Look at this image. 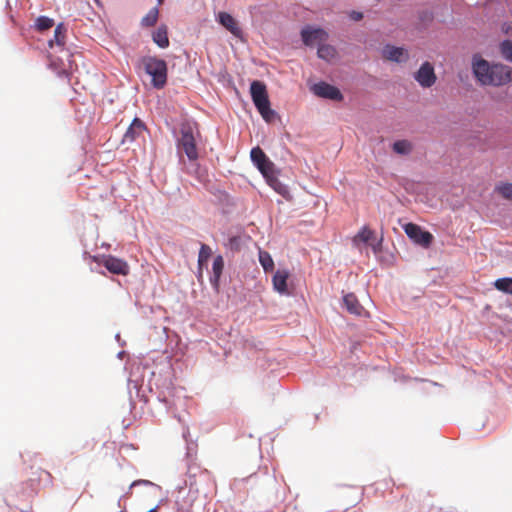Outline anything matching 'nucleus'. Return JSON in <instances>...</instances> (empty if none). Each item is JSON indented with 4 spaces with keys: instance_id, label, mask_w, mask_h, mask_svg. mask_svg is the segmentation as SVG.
<instances>
[{
    "instance_id": "nucleus-1",
    "label": "nucleus",
    "mask_w": 512,
    "mask_h": 512,
    "mask_svg": "<svg viewBox=\"0 0 512 512\" xmlns=\"http://www.w3.org/2000/svg\"><path fill=\"white\" fill-rule=\"evenodd\" d=\"M471 71L481 86L499 87L512 82V67L489 62L479 54L472 56Z\"/></svg>"
},
{
    "instance_id": "nucleus-2",
    "label": "nucleus",
    "mask_w": 512,
    "mask_h": 512,
    "mask_svg": "<svg viewBox=\"0 0 512 512\" xmlns=\"http://www.w3.org/2000/svg\"><path fill=\"white\" fill-rule=\"evenodd\" d=\"M198 467H187L185 478L176 486L175 504L180 511H189L198 498L199 490L196 485Z\"/></svg>"
},
{
    "instance_id": "nucleus-3",
    "label": "nucleus",
    "mask_w": 512,
    "mask_h": 512,
    "mask_svg": "<svg viewBox=\"0 0 512 512\" xmlns=\"http://www.w3.org/2000/svg\"><path fill=\"white\" fill-rule=\"evenodd\" d=\"M250 95L252 102L266 122H272L276 117V112L271 108L267 87L264 82L254 80L250 84Z\"/></svg>"
},
{
    "instance_id": "nucleus-4",
    "label": "nucleus",
    "mask_w": 512,
    "mask_h": 512,
    "mask_svg": "<svg viewBox=\"0 0 512 512\" xmlns=\"http://www.w3.org/2000/svg\"><path fill=\"white\" fill-rule=\"evenodd\" d=\"M141 65L145 73L151 77V85L155 89L165 87L168 79V66L164 59L156 56H143Z\"/></svg>"
},
{
    "instance_id": "nucleus-5",
    "label": "nucleus",
    "mask_w": 512,
    "mask_h": 512,
    "mask_svg": "<svg viewBox=\"0 0 512 512\" xmlns=\"http://www.w3.org/2000/svg\"><path fill=\"white\" fill-rule=\"evenodd\" d=\"M180 134L177 140L178 149H182L190 161L197 160L199 154L192 127L190 125H183L180 129Z\"/></svg>"
},
{
    "instance_id": "nucleus-6",
    "label": "nucleus",
    "mask_w": 512,
    "mask_h": 512,
    "mask_svg": "<svg viewBox=\"0 0 512 512\" xmlns=\"http://www.w3.org/2000/svg\"><path fill=\"white\" fill-rule=\"evenodd\" d=\"M403 230L411 241L423 248H428L433 242V235L415 223L404 224Z\"/></svg>"
},
{
    "instance_id": "nucleus-7",
    "label": "nucleus",
    "mask_w": 512,
    "mask_h": 512,
    "mask_svg": "<svg viewBox=\"0 0 512 512\" xmlns=\"http://www.w3.org/2000/svg\"><path fill=\"white\" fill-rule=\"evenodd\" d=\"M250 158L252 163L256 166L263 177L267 176L271 172H275V164L269 159V157L259 146L251 149Z\"/></svg>"
},
{
    "instance_id": "nucleus-8",
    "label": "nucleus",
    "mask_w": 512,
    "mask_h": 512,
    "mask_svg": "<svg viewBox=\"0 0 512 512\" xmlns=\"http://www.w3.org/2000/svg\"><path fill=\"white\" fill-rule=\"evenodd\" d=\"M311 92L317 97L333 100L342 101L343 94L340 89L332 84L325 81H319L310 87Z\"/></svg>"
},
{
    "instance_id": "nucleus-9",
    "label": "nucleus",
    "mask_w": 512,
    "mask_h": 512,
    "mask_svg": "<svg viewBox=\"0 0 512 512\" xmlns=\"http://www.w3.org/2000/svg\"><path fill=\"white\" fill-rule=\"evenodd\" d=\"M300 36L303 44L308 47H312L315 43L325 42L329 37L323 28L311 25L304 26L300 31Z\"/></svg>"
},
{
    "instance_id": "nucleus-10",
    "label": "nucleus",
    "mask_w": 512,
    "mask_h": 512,
    "mask_svg": "<svg viewBox=\"0 0 512 512\" xmlns=\"http://www.w3.org/2000/svg\"><path fill=\"white\" fill-rule=\"evenodd\" d=\"M414 79L423 88H430L433 86L437 79L433 65L428 61L423 62L415 72Z\"/></svg>"
},
{
    "instance_id": "nucleus-11",
    "label": "nucleus",
    "mask_w": 512,
    "mask_h": 512,
    "mask_svg": "<svg viewBox=\"0 0 512 512\" xmlns=\"http://www.w3.org/2000/svg\"><path fill=\"white\" fill-rule=\"evenodd\" d=\"M382 56L385 59L398 64L406 63L410 57L407 49L389 43L384 45Z\"/></svg>"
},
{
    "instance_id": "nucleus-12",
    "label": "nucleus",
    "mask_w": 512,
    "mask_h": 512,
    "mask_svg": "<svg viewBox=\"0 0 512 512\" xmlns=\"http://www.w3.org/2000/svg\"><path fill=\"white\" fill-rule=\"evenodd\" d=\"M216 21L236 38L241 39L243 37L242 29L230 13L224 11L219 12L216 15Z\"/></svg>"
},
{
    "instance_id": "nucleus-13",
    "label": "nucleus",
    "mask_w": 512,
    "mask_h": 512,
    "mask_svg": "<svg viewBox=\"0 0 512 512\" xmlns=\"http://www.w3.org/2000/svg\"><path fill=\"white\" fill-rule=\"evenodd\" d=\"M102 265L112 274L125 276L129 273L127 262L112 255L104 256Z\"/></svg>"
},
{
    "instance_id": "nucleus-14",
    "label": "nucleus",
    "mask_w": 512,
    "mask_h": 512,
    "mask_svg": "<svg viewBox=\"0 0 512 512\" xmlns=\"http://www.w3.org/2000/svg\"><path fill=\"white\" fill-rule=\"evenodd\" d=\"M147 129L145 123L138 117H135L127 128L122 143H132Z\"/></svg>"
},
{
    "instance_id": "nucleus-15",
    "label": "nucleus",
    "mask_w": 512,
    "mask_h": 512,
    "mask_svg": "<svg viewBox=\"0 0 512 512\" xmlns=\"http://www.w3.org/2000/svg\"><path fill=\"white\" fill-rule=\"evenodd\" d=\"M342 308L354 316H363L366 311L353 293H347L342 298Z\"/></svg>"
},
{
    "instance_id": "nucleus-16",
    "label": "nucleus",
    "mask_w": 512,
    "mask_h": 512,
    "mask_svg": "<svg viewBox=\"0 0 512 512\" xmlns=\"http://www.w3.org/2000/svg\"><path fill=\"white\" fill-rule=\"evenodd\" d=\"M278 171L271 172L267 176H265V180L267 184L279 195L284 197L285 199H289L291 197L289 187L282 183L277 177Z\"/></svg>"
},
{
    "instance_id": "nucleus-17",
    "label": "nucleus",
    "mask_w": 512,
    "mask_h": 512,
    "mask_svg": "<svg viewBox=\"0 0 512 512\" xmlns=\"http://www.w3.org/2000/svg\"><path fill=\"white\" fill-rule=\"evenodd\" d=\"M289 273L286 270H277L273 275V287L280 294H288L287 280Z\"/></svg>"
},
{
    "instance_id": "nucleus-18",
    "label": "nucleus",
    "mask_w": 512,
    "mask_h": 512,
    "mask_svg": "<svg viewBox=\"0 0 512 512\" xmlns=\"http://www.w3.org/2000/svg\"><path fill=\"white\" fill-rule=\"evenodd\" d=\"M153 42L161 49L169 47L168 28L166 25H160L152 34Z\"/></svg>"
},
{
    "instance_id": "nucleus-19",
    "label": "nucleus",
    "mask_w": 512,
    "mask_h": 512,
    "mask_svg": "<svg viewBox=\"0 0 512 512\" xmlns=\"http://www.w3.org/2000/svg\"><path fill=\"white\" fill-rule=\"evenodd\" d=\"M224 269V259L221 255H217L212 264V276L210 277L211 285L215 288L218 287L219 281Z\"/></svg>"
},
{
    "instance_id": "nucleus-20",
    "label": "nucleus",
    "mask_w": 512,
    "mask_h": 512,
    "mask_svg": "<svg viewBox=\"0 0 512 512\" xmlns=\"http://www.w3.org/2000/svg\"><path fill=\"white\" fill-rule=\"evenodd\" d=\"M258 259L266 273L272 272L274 270V261L269 252L260 249L258 253Z\"/></svg>"
},
{
    "instance_id": "nucleus-21",
    "label": "nucleus",
    "mask_w": 512,
    "mask_h": 512,
    "mask_svg": "<svg viewBox=\"0 0 512 512\" xmlns=\"http://www.w3.org/2000/svg\"><path fill=\"white\" fill-rule=\"evenodd\" d=\"M66 34V27L63 23H59L54 30L53 39L49 40V47H53V44L56 43L59 46L64 45V39Z\"/></svg>"
},
{
    "instance_id": "nucleus-22",
    "label": "nucleus",
    "mask_w": 512,
    "mask_h": 512,
    "mask_svg": "<svg viewBox=\"0 0 512 512\" xmlns=\"http://www.w3.org/2000/svg\"><path fill=\"white\" fill-rule=\"evenodd\" d=\"M159 16V9L157 7L151 8L148 13L141 19L142 27H152L157 23Z\"/></svg>"
},
{
    "instance_id": "nucleus-23",
    "label": "nucleus",
    "mask_w": 512,
    "mask_h": 512,
    "mask_svg": "<svg viewBox=\"0 0 512 512\" xmlns=\"http://www.w3.org/2000/svg\"><path fill=\"white\" fill-rule=\"evenodd\" d=\"M334 54H335V49L331 45L326 44L325 42L318 44L317 56L320 59L328 61L334 57Z\"/></svg>"
},
{
    "instance_id": "nucleus-24",
    "label": "nucleus",
    "mask_w": 512,
    "mask_h": 512,
    "mask_svg": "<svg viewBox=\"0 0 512 512\" xmlns=\"http://www.w3.org/2000/svg\"><path fill=\"white\" fill-rule=\"evenodd\" d=\"M392 149L396 154L408 155L412 151V145L407 140H396L392 145Z\"/></svg>"
},
{
    "instance_id": "nucleus-25",
    "label": "nucleus",
    "mask_w": 512,
    "mask_h": 512,
    "mask_svg": "<svg viewBox=\"0 0 512 512\" xmlns=\"http://www.w3.org/2000/svg\"><path fill=\"white\" fill-rule=\"evenodd\" d=\"M494 286L498 291L512 294V277L499 278L494 282Z\"/></svg>"
},
{
    "instance_id": "nucleus-26",
    "label": "nucleus",
    "mask_w": 512,
    "mask_h": 512,
    "mask_svg": "<svg viewBox=\"0 0 512 512\" xmlns=\"http://www.w3.org/2000/svg\"><path fill=\"white\" fill-rule=\"evenodd\" d=\"M211 254V248L206 244H202L198 254V267L200 270L203 268V266L207 265Z\"/></svg>"
},
{
    "instance_id": "nucleus-27",
    "label": "nucleus",
    "mask_w": 512,
    "mask_h": 512,
    "mask_svg": "<svg viewBox=\"0 0 512 512\" xmlns=\"http://www.w3.org/2000/svg\"><path fill=\"white\" fill-rule=\"evenodd\" d=\"M139 486H144V487H148L150 488L154 493L156 492H159L161 490V487L149 480H144V479H139V480H135L133 481L130 486H129V490L133 489V488H137ZM130 493V491H128L125 495L127 496L128 494Z\"/></svg>"
},
{
    "instance_id": "nucleus-28",
    "label": "nucleus",
    "mask_w": 512,
    "mask_h": 512,
    "mask_svg": "<svg viewBox=\"0 0 512 512\" xmlns=\"http://www.w3.org/2000/svg\"><path fill=\"white\" fill-rule=\"evenodd\" d=\"M53 25H54V20L47 16H39L35 22V27L38 31H46V30L52 28Z\"/></svg>"
},
{
    "instance_id": "nucleus-29",
    "label": "nucleus",
    "mask_w": 512,
    "mask_h": 512,
    "mask_svg": "<svg viewBox=\"0 0 512 512\" xmlns=\"http://www.w3.org/2000/svg\"><path fill=\"white\" fill-rule=\"evenodd\" d=\"M500 52L504 59L512 62V40L505 39L500 43Z\"/></svg>"
},
{
    "instance_id": "nucleus-30",
    "label": "nucleus",
    "mask_w": 512,
    "mask_h": 512,
    "mask_svg": "<svg viewBox=\"0 0 512 512\" xmlns=\"http://www.w3.org/2000/svg\"><path fill=\"white\" fill-rule=\"evenodd\" d=\"M496 191L505 199L512 201V183H500Z\"/></svg>"
},
{
    "instance_id": "nucleus-31",
    "label": "nucleus",
    "mask_w": 512,
    "mask_h": 512,
    "mask_svg": "<svg viewBox=\"0 0 512 512\" xmlns=\"http://www.w3.org/2000/svg\"><path fill=\"white\" fill-rule=\"evenodd\" d=\"M373 236L374 232L367 227H363L357 234V237L360 238V240L363 243H368L369 241H371L373 239Z\"/></svg>"
},
{
    "instance_id": "nucleus-32",
    "label": "nucleus",
    "mask_w": 512,
    "mask_h": 512,
    "mask_svg": "<svg viewBox=\"0 0 512 512\" xmlns=\"http://www.w3.org/2000/svg\"><path fill=\"white\" fill-rule=\"evenodd\" d=\"M134 375H135V373H132L130 378L128 379V388H129L130 392H131V389L134 388L137 391V394H138L139 393V389L142 386V384H139L138 380L133 378Z\"/></svg>"
},
{
    "instance_id": "nucleus-33",
    "label": "nucleus",
    "mask_w": 512,
    "mask_h": 512,
    "mask_svg": "<svg viewBox=\"0 0 512 512\" xmlns=\"http://www.w3.org/2000/svg\"><path fill=\"white\" fill-rule=\"evenodd\" d=\"M383 237L371 244V248L374 254H378L382 251Z\"/></svg>"
},
{
    "instance_id": "nucleus-34",
    "label": "nucleus",
    "mask_w": 512,
    "mask_h": 512,
    "mask_svg": "<svg viewBox=\"0 0 512 512\" xmlns=\"http://www.w3.org/2000/svg\"><path fill=\"white\" fill-rule=\"evenodd\" d=\"M188 434H189V430H188V428H187V429H185V430L183 431V437H184V439L186 440V442H188V440H187V435H188ZM193 449H194V444H189V443H187V457H188V458L192 456Z\"/></svg>"
},
{
    "instance_id": "nucleus-35",
    "label": "nucleus",
    "mask_w": 512,
    "mask_h": 512,
    "mask_svg": "<svg viewBox=\"0 0 512 512\" xmlns=\"http://www.w3.org/2000/svg\"><path fill=\"white\" fill-rule=\"evenodd\" d=\"M364 15L362 12L352 10L349 13V18L355 22L361 21L363 19Z\"/></svg>"
},
{
    "instance_id": "nucleus-36",
    "label": "nucleus",
    "mask_w": 512,
    "mask_h": 512,
    "mask_svg": "<svg viewBox=\"0 0 512 512\" xmlns=\"http://www.w3.org/2000/svg\"><path fill=\"white\" fill-rule=\"evenodd\" d=\"M158 399H159L160 401H162V402L165 404V406H166V407H168V406L170 405V401H169L166 397L161 398V397L159 396V397H158Z\"/></svg>"
},
{
    "instance_id": "nucleus-37",
    "label": "nucleus",
    "mask_w": 512,
    "mask_h": 512,
    "mask_svg": "<svg viewBox=\"0 0 512 512\" xmlns=\"http://www.w3.org/2000/svg\"><path fill=\"white\" fill-rule=\"evenodd\" d=\"M157 509H158V505H157V506H155V507H153V508H151V509H149V510H148V511H146V512H157Z\"/></svg>"
},
{
    "instance_id": "nucleus-38",
    "label": "nucleus",
    "mask_w": 512,
    "mask_h": 512,
    "mask_svg": "<svg viewBox=\"0 0 512 512\" xmlns=\"http://www.w3.org/2000/svg\"><path fill=\"white\" fill-rule=\"evenodd\" d=\"M125 352L124 351H120L118 354H117V357L118 358H122L124 356Z\"/></svg>"
},
{
    "instance_id": "nucleus-39",
    "label": "nucleus",
    "mask_w": 512,
    "mask_h": 512,
    "mask_svg": "<svg viewBox=\"0 0 512 512\" xmlns=\"http://www.w3.org/2000/svg\"><path fill=\"white\" fill-rule=\"evenodd\" d=\"M116 340L119 342L120 341V335L119 334H116L115 336Z\"/></svg>"
},
{
    "instance_id": "nucleus-40",
    "label": "nucleus",
    "mask_w": 512,
    "mask_h": 512,
    "mask_svg": "<svg viewBox=\"0 0 512 512\" xmlns=\"http://www.w3.org/2000/svg\"><path fill=\"white\" fill-rule=\"evenodd\" d=\"M94 261H98V258L96 256L91 257Z\"/></svg>"
},
{
    "instance_id": "nucleus-41",
    "label": "nucleus",
    "mask_w": 512,
    "mask_h": 512,
    "mask_svg": "<svg viewBox=\"0 0 512 512\" xmlns=\"http://www.w3.org/2000/svg\"><path fill=\"white\" fill-rule=\"evenodd\" d=\"M159 3H162L164 0H157Z\"/></svg>"
},
{
    "instance_id": "nucleus-42",
    "label": "nucleus",
    "mask_w": 512,
    "mask_h": 512,
    "mask_svg": "<svg viewBox=\"0 0 512 512\" xmlns=\"http://www.w3.org/2000/svg\"><path fill=\"white\" fill-rule=\"evenodd\" d=\"M95 2H96L97 4H100L99 0H95Z\"/></svg>"
}]
</instances>
